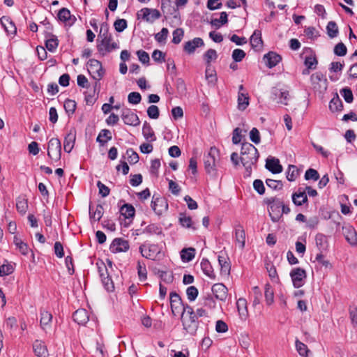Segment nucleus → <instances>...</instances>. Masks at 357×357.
<instances>
[{
  "mask_svg": "<svg viewBox=\"0 0 357 357\" xmlns=\"http://www.w3.org/2000/svg\"><path fill=\"white\" fill-rule=\"evenodd\" d=\"M142 96L138 92H131L128 96V100L129 103L137 105L141 102Z\"/></svg>",
  "mask_w": 357,
  "mask_h": 357,
  "instance_id": "53",
  "label": "nucleus"
},
{
  "mask_svg": "<svg viewBox=\"0 0 357 357\" xmlns=\"http://www.w3.org/2000/svg\"><path fill=\"white\" fill-rule=\"evenodd\" d=\"M126 155L128 157V160L130 164H135L139 161L138 154L132 149H128L126 151Z\"/></svg>",
  "mask_w": 357,
  "mask_h": 357,
  "instance_id": "57",
  "label": "nucleus"
},
{
  "mask_svg": "<svg viewBox=\"0 0 357 357\" xmlns=\"http://www.w3.org/2000/svg\"><path fill=\"white\" fill-rule=\"evenodd\" d=\"M272 98L277 100L278 102L287 105L289 99V93L287 91H282L277 88H273L271 91Z\"/></svg>",
  "mask_w": 357,
  "mask_h": 357,
  "instance_id": "17",
  "label": "nucleus"
},
{
  "mask_svg": "<svg viewBox=\"0 0 357 357\" xmlns=\"http://www.w3.org/2000/svg\"><path fill=\"white\" fill-rule=\"evenodd\" d=\"M342 234L347 241L351 246L357 245V231L355 228L349 224L344 225L342 227Z\"/></svg>",
  "mask_w": 357,
  "mask_h": 357,
  "instance_id": "13",
  "label": "nucleus"
},
{
  "mask_svg": "<svg viewBox=\"0 0 357 357\" xmlns=\"http://www.w3.org/2000/svg\"><path fill=\"white\" fill-rule=\"evenodd\" d=\"M245 56V52L241 49H235L232 52V59L236 62L241 61Z\"/></svg>",
  "mask_w": 357,
  "mask_h": 357,
  "instance_id": "62",
  "label": "nucleus"
},
{
  "mask_svg": "<svg viewBox=\"0 0 357 357\" xmlns=\"http://www.w3.org/2000/svg\"><path fill=\"white\" fill-rule=\"evenodd\" d=\"M342 108V102L337 95L333 97L329 103V109L333 112L340 111Z\"/></svg>",
  "mask_w": 357,
  "mask_h": 357,
  "instance_id": "45",
  "label": "nucleus"
},
{
  "mask_svg": "<svg viewBox=\"0 0 357 357\" xmlns=\"http://www.w3.org/2000/svg\"><path fill=\"white\" fill-rule=\"evenodd\" d=\"M200 265L202 271L206 275L211 279H215V275L213 272V267L207 259H203Z\"/></svg>",
  "mask_w": 357,
  "mask_h": 357,
  "instance_id": "31",
  "label": "nucleus"
},
{
  "mask_svg": "<svg viewBox=\"0 0 357 357\" xmlns=\"http://www.w3.org/2000/svg\"><path fill=\"white\" fill-rule=\"evenodd\" d=\"M290 276L295 288H300L305 283L306 278V272L304 269L301 268H295L290 272Z\"/></svg>",
  "mask_w": 357,
  "mask_h": 357,
  "instance_id": "10",
  "label": "nucleus"
},
{
  "mask_svg": "<svg viewBox=\"0 0 357 357\" xmlns=\"http://www.w3.org/2000/svg\"><path fill=\"white\" fill-rule=\"evenodd\" d=\"M142 134L144 137L150 142H153L156 140V137L155 136V133L151 126V125L146 121L144 122L142 128Z\"/></svg>",
  "mask_w": 357,
  "mask_h": 357,
  "instance_id": "34",
  "label": "nucleus"
},
{
  "mask_svg": "<svg viewBox=\"0 0 357 357\" xmlns=\"http://www.w3.org/2000/svg\"><path fill=\"white\" fill-rule=\"evenodd\" d=\"M296 349L301 356L307 357L310 350L306 344L297 340L296 341Z\"/></svg>",
  "mask_w": 357,
  "mask_h": 357,
  "instance_id": "47",
  "label": "nucleus"
},
{
  "mask_svg": "<svg viewBox=\"0 0 357 357\" xmlns=\"http://www.w3.org/2000/svg\"><path fill=\"white\" fill-rule=\"evenodd\" d=\"M129 243L128 241L121 238H116L113 240L110 245V250L113 253L126 252L129 249Z\"/></svg>",
  "mask_w": 357,
  "mask_h": 357,
  "instance_id": "16",
  "label": "nucleus"
},
{
  "mask_svg": "<svg viewBox=\"0 0 357 357\" xmlns=\"http://www.w3.org/2000/svg\"><path fill=\"white\" fill-rule=\"evenodd\" d=\"M236 307L240 318L245 320L248 316L247 301L243 298H239L236 302Z\"/></svg>",
  "mask_w": 357,
  "mask_h": 357,
  "instance_id": "28",
  "label": "nucleus"
},
{
  "mask_svg": "<svg viewBox=\"0 0 357 357\" xmlns=\"http://www.w3.org/2000/svg\"><path fill=\"white\" fill-rule=\"evenodd\" d=\"M103 213V207L100 204H98L94 210L91 206H89L90 218L95 221H99L102 217Z\"/></svg>",
  "mask_w": 357,
  "mask_h": 357,
  "instance_id": "35",
  "label": "nucleus"
},
{
  "mask_svg": "<svg viewBox=\"0 0 357 357\" xmlns=\"http://www.w3.org/2000/svg\"><path fill=\"white\" fill-rule=\"evenodd\" d=\"M88 70L95 79H100L103 75L101 63L96 59H90L87 63Z\"/></svg>",
  "mask_w": 357,
  "mask_h": 357,
  "instance_id": "15",
  "label": "nucleus"
},
{
  "mask_svg": "<svg viewBox=\"0 0 357 357\" xmlns=\"http://www.w3.org/2000/svg\"><path fill=\"white\" fill-rule=\"evenodd\" d=\"M186 294L190 301H194L198 296V289L195 286H190L188 287Z\"/></svg>",
  "mask_w": 357,
  "mask_h": 357,
  "instance_id": "54",
  "label": "nucleus"
},
{
  "mask_svg": "<svg viewBox=\"0 0 357 357\" xmlns=\"http://www.w3.org/2000/svg\"><path fill=\"white\" fill-rule=\"evenodd\" d=\"M160 17V12L156 9L144 8L137 13V17L142 18L147 22H153Z\"/></svg>",
  "mask_w": 357,
  "mask_h": 357,
  "instance_id": "11",
  "label": "nucleus"
},
{
  "mask_svg": "<svg viewBox=\"0 0 357 357\" xmlns=\"http://www.w3.org/2000/svg\"><path fill=\"white\" fill-rule=\"evenodd\" d=\"M14 271L13 266L10 264H3L0 266V276L11 274Z\"/></svg>",
  "mask_w": 357,
  "mask_h": 357,
  "instance_id": "64",
  "label": "nucleus"
},
{
  "mask_svg": "<svg viewBox=\"0 0 357 357\" xmlns=\"http://www.w3.org/2000/svg\"><path fill=\"white\" fill-rule=\"evenodd\" d=\"M183 30L181 28H178L173 31L172 43L174 44H178L181 43L183 36Z\"/></svg>",
  "mask_w": 357,
  "mask_h": 357,
  "instance_id": "58",
  "label": "nucleus"
},
{
  "mask_svg": "<svg viewBox=\"0 0 357 357\" xmlns=\"http://www.w3.org/2000/svg\"><path fill=\"white\" fill-rule=\"evenodd\" d=\"M316 245L319 252H326L328 248V238L326 235L319 233L315 236Z\"/></svg>",
  "mask_w": 357,
  "mask_h": 357,
  "instance_id": "26",
  "label": "nucleus"
},
{
  "mask_svg": "<svg viewBox=\"0 0 357 357\" xmlns=\"http://www.w3.org/2000/svg\"><path fill=\"white\" fill-rule=\"evenodd\" d=\"M218 54L215 50L209 49L204 54V60L207 65H209L212 61H214L217 59Z\"/></svg>",
  "mask_w": 357,
  "mask_h": 357,
  "instance_id": "50",
  "label": "nucleus"
},
{
  "mask_svg": "<svg viewBox=\"0 0 357 357\" xmlns=\"http://www.w3.org/2000/svg\"><path fill=\"white\" fill-rule=\"evenodd\" d=\"M249 100L248 93H238V109L244 111L249 105Z\"/></svg>",
  "mask_w": 357,
  "mask_h": 357,
  "instance_id": "36",
  "label": "nucleus"
},
{
  "mask_svg": "<svg viewBox=\"0 0 357 357\" xmlns=\"http://www.w3.org/2000/svg\"><path fill=\"white\" fill-rule=\"evenodd\" d=\"M195 249L192 248H184L181 252V258L184 262H189L195 257Z\"/></svg>",
  "mask_w": 357,
  "mask_h": 357,
  "instance_id": "39",
  "label": "nucleus"
},
{
  "mask_svg": "<svg viewBox=\"0 0 357 357\" xmlns=\"http://www.w3.org/2000/svg\"><path fill=\"white\" fill-rule=\"evenodd\" d=\"M218 263L220 266V273L224 276H228L230 274L231 266L228 257L219 255Z\"/></svg>",
  "mask_w": 357,
  "mask_h": 357,
  "instance_id": "27",
  "label": "nucleus"
},
{
  "mask_svg": "<svg viewBox=\"0 0 357 357\" xmlns=\"http://www.w3.org/2000/svg\"><path fill=\"white\" fill-rule=\"evenodd\" d=\"M311 83L314 90L321 93L327 89V80L321 73L317 72L311 75Z\"/></svg>",
  "mask_w": 357,
  "mask_h": 357,
  "instance_id": "9",
  "label": "nucleus"
},
{
  "mask_svg": "<svg viewBox=\"0 0 357 357\" xmlns=\"http://www.w3.org/2000/svg\"><path fill=\"white\" fill-rule=\"evenodd\" d=\"M119 48V45L113 41L112 36L107 34V33L103 34V38L100 44L98 45V50L102 55H105L107 53Z\"/></svg>",
  "mask_w": 357,
  "mask_h": 357,
  "instance_id": "6",
  "label": "nucleus"
},
{
  "mask_svg": "<svg viewBox=\"0 0 357 357\" xmlns=\"http://www.w3.org/2000/svg\"><path fill=\"white\" fill-rule=\"evenodd\" d=\"M235 238L239 248L243 249L245 246V231L241 227L236 229Z\"/></svg>",
  "mask_w": 357,
  "mask_h": 357,
  "instance_id": "41",
  "label": "nucleus"
},
{
  "mask_svg": "<svg viewBox=\"0 0 357 357\" xmlns=\"http://www.w3.org/2000/svg\"><path fill=\"white\" fill-rule=\"evenodd\" d=\"M340 94L347 102L351 103L353 101V93L350 88L345 87L342 89L340 90Z\"/></svg>",
  "mask_w": 357,
  "mask_h": 357,
  "instance_id": "51",
  "label": "nucleus"
},
{
  "mask_svg": "<svg viewBox=\"0 0 357 357\" xmlns=\"http://www.w3.org/2000/svg\"><path fill=\"white\" fill-rule=\"evenodd\" d=\"M259 153L257 148L250 143H243L241 146V162L245 169V176H250L252 167L258 160Z\"/></svg>",
  "mask_w": 357,
  "mask_h": 357,
  "instance_id": "1",
  "label": "nucleus"
},
{
  "mask_svg": "<svg viewBox=\"0 0 357 357\" xmlns=\"http://www.w3.org/2000/svg\"><path fill=\"white\" fill-rule=\"evenodd\" d=\"M266 268L268 273L271 280L273 282H278L279 278L275 266L271 263H266Z\"/></svg>",
  "mask_w": 357,
  "mask_h": 357,
  "instance_id": "48",
  "label": "nucleus"
},
{
  "mask_svg": "<svg viewBox=\"0 0 357 357\" xmlns=\"http://www.w3.org/2000/svg\"><path fill=\"white\" fill-rule=\"evenodd\" d=\"M59 20L61 22L73 24L76 21V17L72 15L70 10L66 8H62L59 10L57 15Z\"/></svg>",
  "mask_w": 357,
  "mask_h": 357,
  "instance_id": "21",
  "label": "nucleus"
},
{
  "mask_svg": "<svg viewBox=\"0 0 357 357\" xmlns=\"http://www.w3.org/2000/svg\"><path fill=\"white\" fill-rule=\"evenodd\" d=\"M120 212L126 218H130L135 215V209L131 204H125L121 207Z\"/></svg>",
  "mask_w": 357,
  "mask_h": 357,
  "instance_id": "42",
  "label": "nucleus"
},
{
  "mask_svg": "<svg viewBox=\"0 0 357 357\" xmlns=\"http://www.w3.org/2000/svg\"><path fill=\"white\" fill-rule=\"evenodd\" d=\"M170 305L172 312L174 316L179 314L181 315L185 314L186 305H184L179 295L175 292L170 294Z\"/></svg>",
  "mask_w": 357,
  "mask_h": 357,
  "instance_id": "8",
  "label": "nucleus"
},
{
  "mask_svg": "<svg viewBox=\"0 0 357 357\" xmlns=\"http://www.w3.org/2000/svg\"><path fill=\"white\" fill-rule=\"evenodd\" d=\"M266 168L273 174H279L282 172V167L277 158H268L266 162Z\"/></svg>",
  "mask_w": 357,
  "mask_h": 357,
  "instance_id": "24",
  "label": "nucleus"
},
{
  "mask_svg": "<svg viewBox=\"0 0 357 357\" xmlns=\"http://www.w3.org/2000/svg\"><path fill=\"white\" fill-rule=\"evenodd\" d=\"M76 102L75 100L68 99L64 102V109L68 114H73L76 109Z\"/></svg>",
  "mask_w": 357,
  "mask_h": 357,
  "instance_id": "55",
  "label": "nucleus"
},
{
  "mask_svg": "<svg viewBox=\"0 0 357 357\" xmlns=\"http://www.w3.org/2000/svg\"><path fill=\"white\" fill-rule=\"evenodd\" d=\"M143 234L149 235H162V229L156 224H150L143 230Z\"/></svg>",
  "mask_w": 357,
  "mask_h": 357,
  "instance_id": "38",
  "label": "nucleus"
},
{
  "mask_svg": "<svg viewBox=\"0 0 357 357\" xmlns=\"http://www.w3.org/2000/svg\"><path fill=\"white\" fill-rule=\"evenodd\" d=\"M47 155L54 162H57L61 159V144L58 138H52L47 146Z\"/></svg>",
  "mask_w": 357,
  "mask_h": 357,
  "instance_id": "5",
  "label": "nucleus"
},
{
  "mask_svg": "<svg viewBox=\"0 0 357 357\" xmlns=\"http://www.w3.org/2000/svg\"><path fill=\"white\" fill-rule=\"evenodd\" d=\"M102 283L107 291H113L114 289V285L112 279L107 275L101 278Z\"/></svg>",
  "mask_w": 357,
  "mask_h": 357,
  "instance_id": "56",
  "label": "nucleus"
},
{
  "mask_svg": "<svg viewBox=\"0 0 357 357\" xmlns=\"http://www.w3.org/2000/svg\"><path fill=\"white\" fill-rule=\"evenodd\" d=\"M305 178L306 180L317 181L319 178V174L316 169L310 168L305 172Z\"/></svg>",
  "mask_w": 357,
  "mask_h": 357,
  "instance_id": "61",
  "label": "nucleus"
},
{
  "mask_svg": "<svg viewBox=\"0 0 357 357\" xmlns=\"http://www.w3.org/2000/svg\"><path fill=\"white\" fill-rule=\"evenodd\" d=\"M179 222L180 224L185 228L192 229L195 230V227L193 226V222L190 216L186 215L184 213H181L179 216Z\"/></svg>",
  "mask_w": 357,
  "mask_h": 357,
  "instance_id": "43",
  "label": "nucleus"
},
{
  "mask_svg": "<svg viewBox=\"0 0 357 357\" xmlns=\"http://www.w3.org/2000/svg\"><path fill=\"white\" fill-rule=\"evenodd\" d=\"M197 315L195 314L192 307L188 305L185 306V314L181 315L183 328L190 334L193 335L198 328Z\"/></svg>",
  "mask_w": 357,
  "mask_h": 357,
  "instance_id": "2",
  "label": "nucleus"
},
{
  "mask_svg": "<svg viewBox=\"0 0 357 357\" xmlns=\"http://www.w3.org/2000/svg\"><path fill=\"white\" fill-rule=\"evenodd\" d=\"M265 301L267 305H270L274 302V293L269 284L265 285Z\"/></svg>",
  "mask_w": 357,
  "mask_h": 357,
  "instance_id": "46",
  "label": "nucleus"
},
{
  "mask_svg": "<svg viewBox=\"0 0 357 357\" xmlns=\"http://www.w3.org/2000/svg\"><path fill=\"white\" fill-rule=\"evenodd\" d=\"M265 202L268 206L271 220L274 222H278L282 216V212H281L282 200L277 197H271L266 199Z\"/></svg>",
  "mask_w": 357,
  "mask_h": 357,
  "instance_id": "3",
  "label": "nucleus"
},
{
  "mask_svg": "<svg viewBox=\"0 0 357 357\" xmlns=\"http://www.w3.org/2000/svg\"><path fill=\"white\" fill-rule=\"evenodd\" d=\"M121 119L126 125L137 126L140 123L138 116L128 108L122 110Z\"/></svg>",
  "mask_w": 357,
  "mask_h": 357,
  "instance_id": "14",
  "label": "nucleus"
},
{
  "mask_svg": "<svg viewBox=\"0 0 357 357\" xmlns=\"http://www.w3.org/2000/svg\"><path fill=\"white\" fill-rule=\"evenodd\" d=\"M220 160L219 151L215 147H211L204 158L205 169L211 174L215 170V167Z\"/></svg>",
  "mask_w": 357,
  "mask_h": 357,
  "instance_id": "4",
  "label": "nucleus"
},
{
  "mask_svg": "<svg viewBox=\"0 0 357 357\" xmlns=\"http://www.w3.org/2000/svg\"><path fill=\"white\" fill-rule=\"evenodd\" d=\"M292 201L296 206H301L307 201L305 191H298L292 195Z\"/></svg>",
  "mask_w": 357,
  "mask_h": 357,
  "instance_id": "37",
  "label": "nucleus"
},
{
  "mask_svg": "<svg viewBox=\"0 0 357 357\" xmlns=\"http://www.w3.org/2000/svg\"><path fill=\"white\" fill-rule=\"evenodd\" d=\"M147 114L149 118L157 119L159 117V109L156 105H151L147 109Z\"/></svg>",
  "mask_w": 357,
  "mask_h": 357,
  "instance_id": "60",
  "label": "nucleus"
},
{
  "mask_svg": "<svg viewBox=\"0 0 357 357\" xmlns=\"http://www.w3.org/2000/svg\"><path fill=\"white\" fill-rule=\"evenodd\" d=\"M326 31L328 36L331 38H335L339 32L337 25L333 21H331L328 23L326 26Z\"/></svg>",
  "mask_w": 357,
  "mask_h": 357,
  "instance_id": "44",
  "label": "nucleus"
},
{
  "mask_svg": "<svg viewBox=\"0 0 357 357\" xmlns=\"http://www.w3.org/2000/svg\"><path fill=\"white\" fill-rule=\"evenodd\" d=\"M76 139V132L75 130H70L67 135L65 137L63 141V149L67 153H70L73 147Z\"/></svg>",
  "mask_w": 357,
  "mask_h": 357,
  "instance_id": "22",
  "label": "nucleus"
},
{
  "mask_svg": "<svg viewBox=\"0 0 357 357\" xmlns=\"http://www.w3.org/2000/svg\"><path fill=\"white\" fill-rule=\"evenodd\" d=\"M204 45L201 38H195L192 40L187 41L183 46L184 51L191 54L195 52V50Z\"/></svg>",
  "mask_w": 357,
  "mask_h": 357,
  "instance_id": "18",
  "label": "nucleus"
},
{
  "mask_svg": "<svg viewBox=\"0 0 357 357\" xmlns=\"http://www.w3.org/2000/svg\"><path fill=\"white\" fill-rule=\"evenodd\" d=\"M114 26L117 32H122L127 27V21L124 19H118L114 22Z\"/></svg>",
  "mask_w": 357,
  "mask_h": 357,
  "instance_id": "59",
  "label": "nucleus"
},
{
  "mask_svg": "<svg viewBox=\"0 0 357 357\" xmlns=\"http://www.w3.org/2000/svg\"><path fill=\"white\" fill-rule=\"evenodd\" d=\"M298 175V169L295 165H289L287 172V178L289 181H294Z\"/></svg>",
  "mask_w": 357,
  "mask_h": 357,
  "instance_id": "49",
  "label": "nucleus"
},
{
  "mask_svg": "<svg viewBox=\"0 0 357 357\" xmlns=\"http://www.w3.org/2000/svg\"><path fill=\"white\" fill-rule=\"evenodd\" d=\"M73 319L79 325L86 324L89 319L88 312L85 309H78L73 314Z\"/></svg>",
  "mask_w": 357,
  "mask_h": 357,
  "instance_id": "25",
  "label": "nucleus"
},
{
  "mask_svg": "<svg viewBox=\"0 0 357 357\" xmlns=\"http://www.w3.org/2000/svg\"><path fill=\"white\" fill-rule=\"evenodd\" d=\"M47 40L45 42L46 48L53 52L56 50L59 45L57 37L52 33H48L46 36Z\"/></svg>",
  "mask_w": 357,
  "mask_h": 357,
  "instance_id": "32",
  "label": "nucleus"
},
{
  "mask_svg": "<svg viewBox=\"0 0 357 357\" xmlns=\"http://www.w3.org/2000/svg\"><path fill=\"white\" fill-rule=\"evenodd\" d=\"M0 22L8 33L12 34L16 33L15 24L8 17L3 16L0 20Z\"/></svg>",
  "mask_w": 357,
  "mask_h": 357,
  "instance_id": "30",
  "label": "nucleus"
},
{
  "mask_svg": "<svg viewBox=\"0 0 357 357\" xmlns=\"http://www.w3.org/2000/svg\"><path fill=\"white\" fill-rule=\"evenodd\" d=\"M139 251L144 257L151 260H155L160 252L158 245L155 244H149L147 246L142 245L139 247Z\"/></svg>",
  "mask_w": 357,
  "mask_h": 357,
  "instance_id": "12",
  "label": "nucleus"
},
{
  "mask_svg": "<svg viewBox=\"0 0 357 357\" xmlns=\"http://www.w3.org/2000/svg\"><path fill=\"white\" fill-rule=\"evenodd\" d=\"M347 52V47L343 43H337L334 47V54L339 56L346 55Z\"/></svg>",
  "mask_w": 357,
  "mask_h": 357,
  "instance_id": "52",
  "label": "nucleus"
},
{
  "mask_svg": "<svg viewBox=\"0 0 357 357\" xmlns=\"http://www.w3.org/2000/svg\"><path fill=\"white\" fill-rule=\"evenodd\" d=\"M250 44L254 49L261 47L263 41L261 39V32L259 30H255L250 37Z\"/></svg>",
  "mask_w": 357,
  "mask_h": 357,
  "instance_id": "33",
  "label": "nucleus"
},
{
  "mask_svg": "<svg viewBox=\"0 0 357 357\" xmlns=\"http://www.w3.org/2000/svg\"><path fill=\"white\" fill-rule=\"evenodd\" d=\"M112 139V133L107 129L102 130L98 136L97 137L96 141L100 144V145H105L108 141Z\"/></svg>",
  "mask_w": 357,
  "mask_h": 357,
  "instance_id": "40",
  "label": "nucleus"
},
{
  "mask_svg": "<svg viewBox=\"0 0 357 357\" xmlns=\"http://www.w3.org/2000/svg\"><path fill=\"white\" fill-rule=\"evenodd\" d=\"M52 315L50 312L45 310H40V326L43 330H46L50 326V324L52 321Z\"/></svg>",
  "mask_w": 357,
  "mask_h": 357,
  "instance_id": "29",
  "label": "nucleus"
},
{
  "mask_svg": "<svg viewBox=\"0 0 357 357\" xmlns=\"http://www.w3.org/2000/svg\"><path fill=\"white\" fill-rule=\"evenodd\" d=\"M151 207L155 213L160 216L168 209L167 200L159 195H153L151 203Z\"/></svg>",
  "mask_w": 357,
  "mask_h": 357,
  "instance_id": "7",
  "label": "nucleus"
},
{
  "mask_svg": "<svg viewBox=\"0 0 357 357\" xmlns=\"http://www.w3.org/2000/svg\"><path fill=\"white\" fill-rule=\"evenodd\" d=\"M212 292L217 299L225 301L227 296V289L222 283H217L213 285Z\"/></svg>",
  "mask_w": 357,
  "mask_h": 357,
  "instance_id": "19",
  "label": "nucleus"
},
{
  "mask_svg": "<svg viewBox=\"0 0 357 357\" xmlns=\"http://www.w3.org/2000/svg\"><path fill=\"white\" fill-rule=\"evenodd\" d=\"M33 352L38 357H47L48 351L44 342L36 340L33 344Z\"/></svg>",
  "mask_w": 357,
  "mask_h": 357,
  "instance_id": "23",
  "label": "nucleus"
},
{
  "mask_svg": "<svg viewBox=\"0 0 357 357\" xmlns=\"http://www.w3.org/2000/svg\"><path fill=\"white\" fill-rule=\"evenodd\" d=\"M169 31L167 28H162L160 32L155 34V39L158 43H163L166 40Z\"/></svg>",
  "mask_w": 357,
  "mask_h": 357,
  "instance_id": "63",
  "label": "nucleus"
},
{
  "mask_svg": "<svg viewBox=\"0 0 357 357\" xmlns=\"http://www.w3.org/2000/svg\"><path fill=\"white\" fill-rule=\"evenodd\" d=\"M282 58L280 55L273 52H270L264 56L263 60L266 66L269 68L275 67L280 61Z\"/></svg>",
  "mask_w": 357,
  "mask_h": 357,
  "instance_id": "20",
  "label": "nucleus"
}]
</instances>
